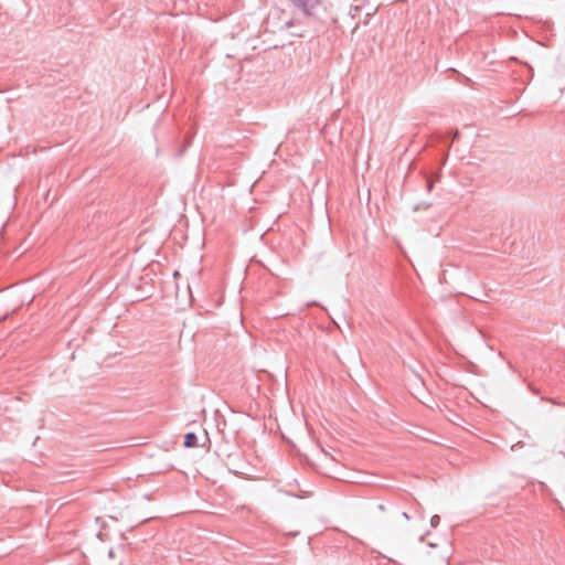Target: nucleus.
Listing matches in <instances>:
<instances>
[{"instance_id":"obj_1","label":"nucleus","mask_w":565,"mask_h":565,"mask_svg":"<svg viewBox=\"0 0 565 565\" xmlns=\"http://www.w3.org/2000/svg\"><path fill=\"white\" fill-rule=\"evenodd\" d=\"M305 17L318 19L327 11L326 0H288Z\"/></svg>"},{"instance_id":"obj_2","label":"nucleus","mask_w":565,"mask_h":565,"mask_svg":"<svg viewBox=\"0 0 565 565\" xmlns=\"http://www.w3.org/2000/svg\"><path fill=\"white\" fill-rule=\"evenodd\" d=\"M184 446L186 448H192V447L198 446V437L194 433H188L184 436Z\"/></svg>"},{"instance_id":"obj_3","label":"nucleus","mask_w":565,"mask_h":565,"mask_svg":"<svg viewBox=\"0 0 565 565\" xmlns=\"http://www.w3.org/2000/svg\"><path fill=\"white\" fill-rule=\"evenodd\" d=\"M440 522V518L438 515H434L430 520L431 526L436 527Z\"/></svg>"},{"instance_id":"obj_4","label":"nucleus","mask_w":565,"mask_h":565,"mask_svg":"<svg viewBox=\"0 0 565 565\" xmlns=\"http://www.w3.org/2000/svg\"><path fill=\"white\" fill-rule=\"evenodd\" d=\"M360 10V8L358 6H354V7H351L350 9V14L352 17H355L356 12Z\"/></svg>"},{"instance_id":"obj_5","label":"nucleus","mask_w":565,"mask_h":565,"mask_svg":"<svg viewBox=\"0 0 565 565\" xmlns=\"http://www.w3.org/2000/svg\"><path fill=\"white\" fill-rule=\"evenodd\" d=\"M433 188H434L433 181H430V180L427 181V191L430 192L433 190Z\"/></svg>"},{"instance_id":"obj_6","label":"nucleus","mask_w":565,"mask_h":565,"mask_svg":"<svg viewBox=\"0 0 565 565\" xmlns=\"http://www.w3.org/2000/svg\"><path fill=\"white\" fill-rule=\"evenodd\" d=\"M403 516H404L405 519H408V515H407V513H406V512H403Z\"/></svg>"}]
</instances>
